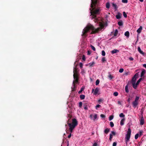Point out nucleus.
Returning a JSON list of instances; mask_svg holds the SVG:
<instances>
[{
	"instance_id": "nucleus-30",
	"label": "nucleus",
	"mask_w": 146,
	"mask_h": 146,
	"mask_svg": "<svg viewBox=\"0 0 146 146\" xmlns=\"http://www.w3.org/2000/svg\"><path fill=\"white\" fill-rule=\"evenodd\" d=\"M95 64V63L94 62H90L89 64V65L90 67H92L93 66V65Z\"/></svg>"
},
{
	"instance_id": "nucleus-60",
	"label": "nucleus",
	"mask_w": 146,
	"mask_h": 146,
	"mask_svg": "<svg viewBox=\"0 0 146 146\" xmlns=\"http://www.w3.org/2000/svg\"><path fill=\"white\" fill-rule=\"evenodd\" d=\"M68 117L69 118V119H70L72 117V116L71 115H70V114H68Z\"/></svg>"
},
{
	"instance_id": "nucleus-38",
	"label": "nucleus",
	"mask_w": 146,
	"mask_h": 146,
	"mask_svg": "<svg viewBox=\"0 0 146 146\" xmlns=\"http://www.w3.org/2000/svg\"><path fill=\"white\" fill-rule=\"evenodd\" d=\"M139 134L138 133H137L135 135V139H137L138 137H139Z\"/></svg>"
},
{
	"instance_id": "nucleus-19",
	"label": "nucleus",
	"mask_w": 146,
	"mask_h": 146,
	"mask_svg": "<svg viewBox=\"0 0 146 146\" xmlns=\"http://www.w3.org/2000/svg\"><path fill=\"white\" fill-rule=\"evenodd\" d=\"M121 14L120 13H118V14L116 16V18L119 19L121 18Z\"/></svg>"
},
{
	"instance_id": "nucleus-24",
	"label": "nucleus",
	"mask_w": 146,
	"mask_h": 146,
	"mask_svg": "<svg viewBox=\"0 0 146 146\" xmlns=\"http://www.w3.org/2000/svg\"><path fill=\"white\" fill-rule=\"evenodd\" d=\"M80 98L81 100H83L85 98V96L83 94L81 95L80 96Z\"/></svg>"
},
{
	"instance_id": "nucleus-13",
	"label": "nucleus",
	"mask_w": 146,
	"mask_h": 146,
	"mask_svg": "<svg viewBox=\"0 0 146 146\" xmlns=\"http://www.w3.org/2000/svg\"><path fill=\"white\" fill-rule=\"evenodd\" d=\"M142 29V26H140V27L137 30V32L138 33H140Z\"/></svg>"
},
{
	"instance_id": "nucleus-46",
	"label": "nucleus",
	"mask_w": 146,
	"mask_h": 146,
	"mask_svg": "<svg viewBox=\"0 0 146 146\" xmlns=\"http://www.w3.org/2000/svg\"><path fill=\"white\" fill-rule=\"evenodd\" d=\"M82 102H80L79 103V107L80 108H81L82 106Z\"/></svg>"
},
{
	"instance_id": "nucleus-10",
	"label": "nucleus",
	"mask_w": 146,
	"mask_h": 146,
	"mask_svg": "<svg viewBox=\"0 0 146 146\" xmlns=\"http://www.w3.org/2000/svg\"><path fill=\"white\" fill-rule=\"evenodd\" d=\"M99 92V89L98 88H97L95 89L94 92L93 94L94 95H96L98 92Z\"/></svg>"
},
{
	"instance_id": "nucleus-63",
	"label": "nucleus",
	"mask_w": 146,
	"mask_h": 146,
	"mask_svg": "<svg viewBox=\"0 0 146 146\" xmlns=\"http://www.w3.org/2000/svg\"><path fill=\"white\" fill-rule=\"evenodd\" d=\"M143 66L145 68H146V64H143Z\"/></svg>"
},
{
	"instance_id": "nucleus-28",
	"label": "nucleus",
	"mask_w": 146,
	"mask_h": 146,
	"mask_svg": "<svg viewBox=\"0 0 146 146\" xmlns=\"http://www.w3.org/2000/svg\"><path fill=\"white\" fill-rule=\"evenodd\" d=\"M118 33V31L117 29H115V33L114 34V36H117V34Z\"/></svg>"
},
{
	"instance_id": "nucleus-43",
	"label": "nucleus",
	"mask_w": 146,
	"mask_h": 146,
	"mask_svg": "<svg viewBox=\"0 0 146 146\" xmlns=\"http://www.w3.org/2000/svg\"><path fill=\"white\" fill-rule=\"evenodd\" d=\"M97 115L96 114H95L93 116L94 117V119H93L94 120H95V119H96L97 118Z\"/></svg>"
},
{
	"instance_id": "nucleus-3",
	"label": "nucleus",
	"mask_w": 146,
	"mask_h": 146,
	"mask_svg": "<svg viewBox=\"0 0 146 146\" xmlns=\"http://www.w3.org/2000/svg\"><path fill=\"white\" fill-rule=\"evenodd\" d=\"M92 10L91 11V15L93 16V18L94 19V21L95 22H98V19L96 18V15L98 14L99 13V11H100V9L98 8L97 9H95V8H92Z\"/></svg>"
},
{
	"instance_id": "nucleus-34",
	"label": "nucleus",
	"mask_w": 146,
	"mask_h": 146,
	"mask_svg": "<svg viewBox=\"0 0 146 146\" xmlns=\"http://www.w3.org/2000/svg\"><path fill=\"white\" fill-rule=\"evenodd\" d=\"M110 125L111 127H113L114 125L112 121H111L110 122Z\"/></svg>"
},
{
	"instance_id": "nucleus-56",
	"label": "nucleus",
	"mask_w": 146,
	"mask_h": 146,
	"mask_svg": "<svg viewBox=\"0 0 146 146\" xmlns=\"http://www.w3.org/2000/svg\"><path fill=\"white\" fill-rule=\"evenodd\" d=\"M129 60L131 61H133V58L132 57H130L129 58Z\"/></svg>"
},
{
	"instance_id": "nucleus-57",
	"label": "nucleus",
	"mask_w": 146,
	"mask_h": 146,
	"mask_svg": "<svg viewBox=\"0 0 146 146\" xmlns=\"http://www.w3.org/2000/svg\"><path fill=\"white\" fill-rule=\"evenodd\" d=\"M91 52L89 50H88V54H87L88 55H90L91 54Z\"/></svg>"
},
{
	"instance_id": "nucleus-48",
	"label": "nucleus",
	"mask_w": 146,
	"mask_h": 146,
	"mask_svg": "<svg viewBox=\"0 0 146 146\" xmlns=\"http://www.w3.org/2000/svg\"><path fill=\"white\" fill-rule=\"evenodd\" d=\"M102 62H104L105 61H106V60L105 57H104L102 58Z\"/></svg>"
},
{
	"instance_id": "nucleus-40",
	"label": "nucleus",
	"mask_w": 146,
	"mask_h": 146,
	"mask_svg": "<svg viewBox=\"0 0 146 146\" xmlns=\"http://www.w3.org/2000/svg\"><path fill=\"white\" fill-rule=\"evenodd\" d=\"M108 77L110 79H112L113 78V76L110 74L108 75Z\"/></svg>"
},
{
	"instance_id": "nucleus-51",
	"label": "nucleus",
	"mask_w": 146,
	"mask_h": 146,
	"mask_svg": "<svg viewBox=\"0 0 146 146\" xmlns=\"http://www.w3.org/2000/svg\"><path fill=\"white\" fill-rule=\"evenodd\" d=\"M85 59H86L84 55H83L82 56V59L83 60L85 61Z\"/></svg>"
},
{
	"instance_id": "nucleus-32",
	"label": "nucleus",
	"mask_w": 146,
	"mask_h": 146,
	"mask_svg": "<svg viewBox=\"0 0 146 146\" xmlns=\"http://www.w3.org/2000/svg\"><path fill=\"white\" fill-rule=\"evenodd\" d=\"M142 78H139L138 80L137 81V82H136V84L137 85H139V84L141 82V80H142Z\"/></svg>"
},
{
	"instance_id": "nucleus-61",
	"label": "nucleus",
	"mask_w": 146,
	"mask_h": 146,
	"mask_svg": "<svg viewBox=\"0 0 146 146\" xmlns=\"http://www.w3.org/2000/svg\"><path fill=\"white\" fill-rule=\"evenodd\" d=\"M92 117H93V115L92 114L90 115V118L91 119H92Z\"/></svg>"
},
{
	"instance_id": "nucleus-35",
	"label": "nucleus",
	"mask_w": 146,
	"mask_h": 146,
	"mask_svg": "<svg viewBox=\"0 0 146 146\" xmlns=\"http://www.w3.org/2000/svg\"><path fill=\"white\" fill-rule=\"evenodd\" d=\"M100 82V80L99 79H97L96 81V85H98Z\"/></svg>"
},
{
	"instance_id": "nucleus-44",
	"label": "nucleus",
	"mask_w": 146,
	"mask_h": 146,
	"mask_svg": "<svg viewBox=\"0 0 146 146\" xmlns=\"http://www.w3.org/2000/svg\"><path fill=\"white\" fill-rule=\"evenodd\" d=\"M122 2L123 3H127L128 2L127 0H122Z\"/></svg>"
},
{
	"instance_id": "nucleus-36",
	"label": "nucleus",
	"mask_w": 146,
	"mask_h": 146,
	"mask_svg": "<svg viewBox=\"0 0 146 146\" xmlns=\"http://www.w3.org/2000/svg\"><path fill=\"white\" fill-rule=\"evenodd\" d=\"M123 16L125 18H127V15L125 11L123 12Z\"/></svg>"
},
{
	"instance_id": "nucleus-29",
	"label": "nucleus",
	"mask_w": 146,
	"mask_h": 146,
	"mask_svg": "<svg viewBox=\"0 0 146 146\" xmlns=\"http://www.w3.org/2000/svg\"><path fill=\"white\" fill-rule=\"evenodd\" d=\"M106 7L107 9H109L110 7V4L109 3H107L106 4Z\"/></svg>"
},
{
	"instance_id": "nucleus-18",
	"label": "nucleus",
	"mask_w": 146,
	"mask_h": 146,
	"mask_svg": "<svg viewBox=\"0 0 146 146\" xmlns=\"http://www.w3.org/2000/svg\"><path fill=\"white\" fill-rule=\"evenodd\" d=\"M72 91H74L76 90V86H75V84H73V87H72Z\"/></svg>"
},
{
	"instance_id": "nucleus-7",
	"label": "nucleus",
	"mask_w": 146,
	"mask_h": 146,
	"mask_svg": "<svg viewBox=\"0 0 146 146\" xmlns=\"http://www.w3.org/2000/svg\"><path fill=\"white\" fill-rule=\"evenodd\" d=\"M138 73H137L135 75H134L133 76L131 80L132 82H135L138 76Z\"/></svg>"
},
{
	"instance_id": "nucleus-52",
	"label": "nucleus",
	"mask_w": 146,
	"mask_h": 146,
	"mask_svg": "<svg viewBox=\"0 0 146 146\" xmlns=\"http://www.w3.org/2000/svg\"><path fill=\"white\" fill-rule=\"evenodd\" d=\"M101 107V106L99 104L97 105L96 106V109H97V108H99Z\"/></svg>"
},
{
	"instance_id": "nucleus-12",
	"label": "nucleus",
	"mask_w": 146,
	"mask_h": 146,
	"mask_svg": "<svg viewBox=\"0 0 146 146\" xmlns=\"http://www.w3.org/2000/svg\"><path fill=\"white\" fill-rule=\"evenodd\" d=\"M138 52L141 54L144 55V53L143 52V51L141 50L140 47H138Z\"/></svg>"
},
{
	"instance_id": "nucleus-64",
	"label": "nucleus",
	"mask_w": 146,
	"mask_h": 146,
	"mask_svg": "<svg viewBox=\"0 0 146 146\" xmlns=\"http://www.w3.org/2000/svg\"><path fill=\"white\" fill-rule=\"evenodd\" d=\"M130 101V98H128V100H127V102H129Z\"/></svg>"
},
{
	"instance_id": "nucleus-8",
	"label": "nucleus",
	"mask_w": 146,
	"mask_h": 146,
	"mask_svg": "<svg viewBox=\"0 0 146 146\" xmlns=\"http://www.w3.org/2000/svg\"><path fill=\"white\" fill-rule=\"evenodd\" d=\"M140 124L141 125H143L144 121V118L143 117V116H142L141 117L140 119Z\"/></svg>"
},
{
	"instance_id": "nucleus-47",
	"label": "nucleus",
	"mask_w": 146,
	"mask_h": 146,
	"mask_svg": "<svg viewBox=\"0 0 146 146\" xmlns=\"http://www.w3.org/2000/svg\"><path fill=\"white\" fill-rule=\"evenodd\" d=\"M84 109L86 110H88V107L86 105H84Z\"/></svg>"
},
{
	"instance_id": "nucleus-62",
	"label": "nucleus",
	"mask_w": 146,
	"mask_h": 146,
	"mask_svg": "<svg viewBox=\"0 0 146 146\" xmlns=\"http://www.w3.org/2000/svg\"><path fill=\"white\" fill-rule=\"evenodd\" d=\"M118 104L120 105L121 104V102H120V101H118Z\"/></svg>"
},
{
	"instance_id": "nucleus-53",
	"label": "nucleus",
	"mask_w": 146,
	"mask_h": 146,
	"mask_svg": "<svg viewBox=\"0 0 146 146\" xmlns=\"http://www.w3.org/2000/svg\"><path fill=\"white\" fill-rule=\"evenodd\" d=\"M117 145V142H114L113 143L112 146H116Z\"/></svg>"
},
{
	"instance_id": "nucleus-9",
	"label": "nucleus",
	"mask_w": 146,
	"mask_h": 146,
	"mask_svg": "<svg viewBox=\"0 0 146 146\" xmlns=\"http://www.w3.org/2000/svg\"><path fill=\"white\" fill-rule=\"evenodd\" d=\"M73 77L74 79H79L78 74L76 73L74 74Z\"/></svg>"
},
{
	"instance_id": "nucleus-1",
	"label": "nucleus",
	"mask_w": 146,
	"mask_h": 146,
	"mask_svg": "<svg viewBox=\"0 0 146 146\" xmlns=\"http://www.w3.org/2000/svg\"><path fill=\"white\" fill-rule=\"evenodd\" d=\"M98 23H99V26L100 27L97 29H95L94 26L91 24L87 25L83 30L82 36H84L85 37H86V34L90 30L92 31L91 34H95L98 33L104 27V25L102 23L99 22Z\"/></svg>"
},
{
	"instance_id": "nucleus-54",
	"label": "nucleus",
	"mask_w": 146,
	"mask_h": 146,
	"mask_svg": "<svg viewBox=\"0 0 146 146\" xmlns=\"http://www.w3.org/2000/svg\"><path fill=\"white\" fill-rule=\"evenodd\" d=\"M143 131H139V136H141L142 135Z\"/></svg>"
},
{
	"instance_id": "nucleus-25",
	"label": "nucleus",
	"mask_w": 146,
	"mask_h": 146,
	"mask_svg": "<svg viewBox=\"0 0 146 146\" xmlns=\"http://www.w3.org/2000/svg\"><path fill=\"white\" fill-rule=\"evenodd\" d=\"M118 24L119 26H121L123 25V23L121 20L119 21L118 23Z\"/></svg>"
},
{
	"instance_id": "nucleus-2",
	"label": "nucleus",
	"mask_w": 146,
	"mask_h": 146,
	"mask_svg": "<svg viewBox=\"0 0 146 146\" xmlns=\"http://www.w3.org/2000/svg\"><path fill=\"white\" fill-rule=\"evenodd\" d=\"M70 119H68V120L67 122V123L69 126V129L70 132V133H72L73 130L74 129L76 126L78 125V123L76 119L73 118L72 119V123H70L69 122H70Z\"/></svg>"
},
{
	"instance_id": "nucleus-55",
	"label": "nucleus",
	"mask_w": 146,
	"mask_h": 146,
	"mask_svg": "<svg viewBox=\"0 0 146 146\" xmlns=\"http://www.w3.org/2000/svg\"><path fill=\"white\" fill-rule=\"evenodd\" d=\"M100 116L102 118H104L105 117V115L103 114H101L100 115Z\"/></svg>"
},
{
	"instance_id": "nucleus-21",
	"label": "nucleus",
	"mask_w": 146,
	"mask_h": 146,
	"mask_svg": "<svg viewBox=\"0 0 146 146\" xmlns=\"http://www.w3.org/2000/svg\"><path fill=\"white\" fill-rule=\"evenodd\" d=\"M74 80L73 81V84H77L78 82L79 79H74Z\"/></svg>"
},
{
	"instance_id": "nucleus-6",
	"label": "nucleus",
	"mask_w": 146,
	"mask_h": 146,
	"mask_svg": "<svg viewBox=\"0 0 146 146\" xmlns=\"http://www.w3.org/2000/svg\"><path fill=\"white\" fill-rule=\"evenodd\" d=\"M92 3L91 5V7L92 8H93L94 6H95L96 5L97 3L98 0H91Z\"/></svg>"
},
{
	"instance_id": "nucleus-45",
	"label": "nucleus",
	"mask_w": 146,
	"mask_h": 146,
	"mask_svg": "<svg viewBox=\"0 0 146 146\" xmlns=\"http://www.w3.org/2000/svg\"><path fill=\"white\" fill-rule=\"evenodd\" d=\"M124 70L123 68H120L119 70V72L120 73H122Z\"/></svg>"
},
{
	"instance_id": "nucleus-39",
	"label": "nucleus",
	"mask_w": 146,
	"mask_h": 146,
	"mask_svg": "<svg viewBox=\"0 0 146 146\" xmlns=\"http://www.w3.org/2000/svg\"><path fill=\"white\" fill-rule=\"evenodd\" d=\"M102 54L103 56H105L106 55V53L105 51L104 50L102 51Z\"/></svg>"
},
{
	"instance_id": "nucleus-23",
	"label": "nucleus",
	"mask_w": 146,
	"mask_h": 146,
	"mask_svg": "<svg viewBox=\"0 0 146 146\" xmlns=\"http://www.w3.org/2000/svg\"><path fill=\"white\" fill-rule=\"evenodd\" d=\"M84 87H82L80 89V90L79 91V92H78V93L79 94H81V92L84 90Z\"/></svg>"
},
{
	"instance_id": "nucleus-4",
	"label": "nucleus",
	"mask_w": 146,
	"mask_h": 146,
	"mask_svg": "<svg viewBox=\"0 0 146 146\" xmlns=\"http://www.w3.org/2000/svg\"><path fill=\"white\" fill-rule=\"evenodd\" d=\"M131 133V128L130 127H129L128 129V131L127 132V133L125 137V143L126 145H127L128 142L129 141Z\"/></svg>"
},
{
	"instance_id": "nucleus-14",
	"label": "nucleus",
	"mask_w": 146,
	"mask_h": 146,
	"mask_svg": "<svg viewBox=\"0 0 146 146\" xmlns=\"http://www.w3.org/2000/svg\"><path fill=\"white\" fill-rule=\"evenodd\" d=\"M119 51L117 49H114L111 51V53L112 54L116 53L119 52Z\"/></svg>"
},
{
	"instance_id": "nucleus-58",
	"label": "nucleus",
	"mask_w": 146,
	"mask_h": 146,
	"mask_svg": "<svg viewBox=\"0 0 146 146\" xmlns=\"http://www.w3.org/2000/svg\"><path fill=\"white\" fill-rule=\"evenodd\" d=\"M71 133L70 134L68 135V138H70L71 136Z\"/></svg>"
},
{
	"instance_id": "nucleus-26",
	"label": "nucleus",
	"mask_w": 146,
	"mask_h": 146,
	"mask_svg": "<svg viewBox=\"0 0 146 146\" xmlns=\"http://www.w3.org/2000/svg\"><path fill=\"white\" fill-rule=\"evenodd\" d=\"M125 92L127 93H128L129 92V91L128 90V85H126L125 87Z\"/></svg>"
},
{
	"instance_id": "nucleus-42",
	"label": "nucleus",
	"mask_w": 146,
	"mask_h": 146,
	"mask_svg": "<svg viewBox=\"0 0 146 146\" xmlns=\"http://www.w3.org/2000/svg\"><path fill=\"white\" fill-rule=\"evenodd\" d=\"M91 47L92 49L94 51H95L96 50V48L94 47L93 46L91 45Z\"/></svg>"
},
{
	"instance_id": "nucleus-33",
	"label": "nucleus",
	"mask_w": 146,
	"mask_h": 146,
	"mask_svg": "<svg viewBox=\"0 0 146 146\" xmlns=\"http://www.w3.org/2000/svg\"><path fill=\"white\" fill-rule=\"evenodd\" d=\"M118 94V92H115L113 93V95L115 96H117Z\"/></svg>"
},
{
	"instance_id": "nucleus-22",
	"label": "nucleus",
	"mask_w": 146,
	"mask_h": 146,
	"mask_svg": "<svg viewBox=\"0 0 146 146\" xmlns=\"http://www.w3.org/2000/svg\"><path fill=\"white\" fill-rule=\"evenodd\" d=\"M77 69L76 67V66L75 68H74V70H73V72L74 73H76L78 74L77 72Z\"/></svg>"
},
{
	"instance_id": "nucleus-20",
	"label": "nucleus",
	"mask_w": 146,
	"mask_h": 146,
	"mask_svg": "<svg viewBox=\"0 0 146 146\" xmlns=\"http://www.w3.org/2000/svg\"><path fill=\"white\" fill-rule=\"evenodd\" d=\"M124 35L125 36L129 37V32L128 31L126 32L125 33Z\"/></svg>"
},
{
	"instance_id": "nucleus-50",
	"label": "nucleus",
	"mask_w": 146,
	"mask_h": 146,
	"mask_svg": "<svg viewBox=\"0 0 146 146\" xmlns=\"http://www.w3.org/2000/svg\"><path fill=\"white\" fill-rule=\"evenodd\" d=\"M79 66L81 68H82V67L83 64L82 63L80 62L79 64Z\"/></svg>"
},
{
	"instance_id": "nucleus-27",
	"label": "nucleus",
	"mask_w": 146,
	"mask_h": 146,
	"mask_svg": "<svg viewBox=\"0 0 146 146\" xmlns=\"http://www.w3.org/2000/svg\"><path fill=\"white\" fill-rule=\"evenodd\" d=\"M112 6L115 9H117V5L114 3H113L112 4Z\"/></svg>"
},
{
	"instance_id": "nucleus-37",
	"label": "nucleus",
	"mask_w": 146,
	"mask_h": 146,
	"mask_svg": "<svg viewBox=\"0 0 146 146\" xmlns=\"http://www.w3.org/2000/svg\"><path fill=\"white\" fill-rule=\"evenodd\" d=\"M113 115H110V116L109 118V120L110 121H111L113 119Z\"/></svg>"
},
{
	"instance_id": "nucleus-41",
	"label": "nucleus",
	"mask_w": 146,
	"mask_h": 146,
	"mask_svg": "<svg viewBox=\"0 0 146 146\" xmlns=\"http://www.w3.org/2000/svg\"><path fill=\"white\" fill-rule=\"evenodd\" d=\"M112 135L111 134H110V138L109 140L110 141H111L112 139Z\"/></svg>"
},
{
	"instance_id": "nucleus-31",
	"label": "nucleus",
	"mask_w": 146,
	"mask_h": 146,
	"mask_svg": "<svg viewBox=\"0 0 146 146\" xmlns=\"http://www.w3.org/2000/svg\"><path fill=\"white\" fill-rule=\"evenodd\" d=\"M119 116L121 117H124L125 115L123 113H121L120 114Z\"/></svg>"
},
{
	"instance_id": "nucleus-16",
	"label": "nucleus",
	"mask_w": 146,
	"mask_h": 146,
	"mask_svg": "<svg viewBox=\"0 0 146 146\" xmlns=\"http://www.w3.org/2000/svg\"><path fill=\"white\" fill-rule=\"evenodd\" d=\"M135 82H132V84L133 87L135 89H136L137 88V86L138 85H137V84H135Z\"/></svg>"
},
{
	"instance_id": "nucleus-11",
	"label": "nucleus",
	"mask_w": 146,
	"mask_h": 146,
	"mask_svg": "<svg viewBox=\"0 0 146 146\" xmlns=\"http://www.w3.org/2000/svg\"><path fill=\"white\" fill-rule=\"evenodd\" d=\"M145 70L144 69H143L142 70L141 72V77H142L143 76L144 74H145Z\"/></svg>"
},
{
	"instance_id": "nucleus-5",
	"label": "nucleus",
	"mask_w": 146,
	"mask_h": 146,
	"mask_svg": "<svg viewBox=\"0 0 146 146\" xmlns=\"http://www.w3.org/2000/svg\"><path fill=\"white\" fill-rule=\"evenodd\" d=\"M139 98V97L136 96L135 100L132 102L133 106L134 108H135L138 105Z\"/></svg>"
},
{
	"instance_id": "nucleus-59",
	"label": "nucleus",
	"mask_w": 146,
	"mask_h": 146,
	"mask_svg": "<svg viewBox=\"0 0 146 146\" xmlns=\"http://www.w3.org/2000/svg\"><path fill=\"white\" fill-rule=\"evenodd\" d=\"M97 143H95L93 144V146H97Z\"/></svg>"
},
{
	"instance_id": "nucleus-49",
	"label": "nucleus",
	"mask_w": 146,
	"mask_h": 146,
	"mask_svg": "<svg viewBox=\"0 0 146 146\" xmlns=\"http://www.w3.org/2000/svg\"><path fill=\"white\" fill-rule=\"evenodd\" d=\"M111 134H112V135H116V133H115V132L114 131H112L111 132Z\"/></svg>"
},
{
	"instance_id": "nucleus-15",
	"label": "nucleus",
	"mask_w": 146,
	"mask_h": 146,
	"mask_svg": "<svg viewBox=\"0 0 146 146\" xmlns=\"http://www.w3.org/2000/svg\"><path fill=\"white\" fill-rule=\"evenodd\" d=\"M125 119L123 118L120 121V124L121 125H123L124 124V121L125 120Z\"/></svg>"
},
{
	"instance_id": "nucleus-17",
	"label": "nucleus",
	"mask_w": 146,
	"mask_h": 146,
	"mask_svg": "<svg viewBox=\"0 0 146 146\" xmlns=\"http://www.w3.org/2000/svg\"><path fill=\"white\" fill-rule=\"evenodd\" d=\"M110 131V129L107 128L105 129L104 130V133L106 134H107Z\"/></svg>"
}]
</instances>
